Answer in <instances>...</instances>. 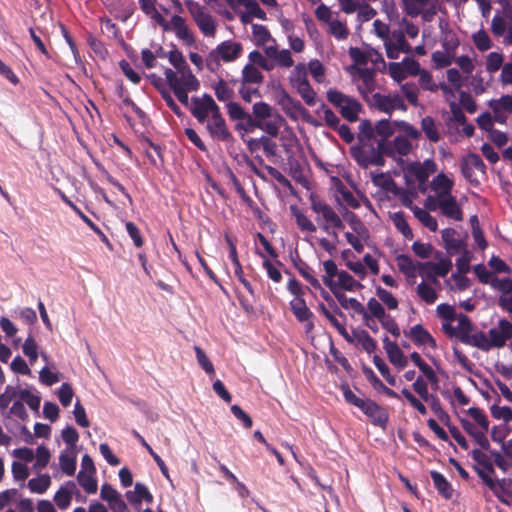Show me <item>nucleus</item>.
I'll return each instance as SVG.
<instances>
[{
	"label": "nucleus",
	"mask_w": 512,
	"mask_h": 512,
	"mask_svg": "<svg viewBox=\"0 0 512 512\" xmlns=\"http://www.w3.org/2000/svg\"><path fill=\"white\" fill-rule=\"evenodd\" d=\"M220 112L219 106L209 94L192 98L191 113L199 123H205L210 117Z\"/></svg>",
	"instance_id": "14"
},
{
	"label": "nucleus",
	"mask_w": 512,
	"mask_h": 512,
	"mask_svg": "<svg viewBox=\"0 0 512 512\" xmlns=\"http://www.w3.org/2000/svg\"><path fill=\"white\" fill-rule=\"evenodd\" d=\"M290 307L293 314L300 322L308 321L313 315L303 298L299 297L292 299L290 301Z\"/></svg>",
	"instance_id": "46"
},
{
	"label": "nucleus",
	"mask_w": 512,
	"mask_h": 512,
	"mask_svg": "<svg viewBox=\"0 0 512 512\" xmlns=\"http://www.w3.org/2000/svg\"><path fill=\"white\" fill-rule=\"evenodd\" d=\"M396 131H400L407 137L414 140H417L420 137V132L405 121H390L388 119H383L379 120L375 125L376 134L383 137L385 140L392 136Z\"/></svg>",
	"instance_id": "12"
},
{
	"label": "nucleus",
	"mask_w": 512,
	"mask_h": 512,
	"mask_svg": "<svg viewBox=\"0 0 512 512\" xmlns=\"http://www.w3.org/2000/svg\"><path fill=\"white\" fill-rule=\"evenodd\" d=\"M265 54L274 61V64L280 68H290L294 65L292 53L289 49L279 50L276 45H270L265 48Z\"/></svg>",
	"instance_id": "33"
},
{
	"label": "nucleus",
	"mask_w": 512,
	"mask_h": 512,
	"mask_svg": "<svg viewBox=\"0 0 512 512\" xmlns=\"http://www.w3.org/2000/svg\"><path fill=\"white\" fill-rule=\"evenodd\" d=\"M383 45L386 56L392 60L398 59L401 53L411 54L413 51L412 46L407 42L402 30H393L389 39H387Z\"/></svg>",
	"instance_id": "17"
},
{
	"label": "nucleus",
	"mask_w": 512,
	"mask_h": 512,
	"mask_svg": "<svg viewBox=\"0 0 512 512\" xmlns=\"http://www.w3.org/2000/svg\"><path fill=\"white\" fill-rule=\"evenodd\" d=\"M367 417H369L373 424L385 426L388 420L387 412L380 407L376 402L366 399L360 409Z\"/></svg>",
	"instance_id": "34"
},
{
	"label": "nucleus",
	"mask_w": 512,
	"mask_h": 512,
	"mask_svg": "<svg viewBox=\"0 0 512 512\" xmlns=\"http://www.w3.org/2000/svg\"><path fill=\"white\" fill-rule=\"evenodd\" d=\"M263 78V74L259 68L250 62L247 63L242 69L241 83L259 85L262 83Z\"/></svg>",
	"instance_id": "45"
},
{
	"label": "nucleus",
	"mask_w": 512,
	"mask_h": 512,
	"mask_svg": "<svg viewBox=\"0 0 512 512\" xmlns=\"http://www.w3.org/2000/svg\"><path fill=\"white\" fill-rule=\"evenodd\" d=\"M430 475L439 494L446 499H450L453 495V488L447 479L437 471H431Z\"/></svg>",
	"instance_id": "48"
},
{
	"label": "nucleus",
	"mask_w": 512,
	"mask_h": 512,
	"mask_svg": "<svg viewBox=\"0 0 512 512\" xmlns=\"http://www.w3.org/2000/svg\"><path fill=\"white\" fill-rule=\"evenodd\" d=\"M127 500L134 505L140 504L143 500L151 503L153 501L152 494L148 491L147 487L142 483H136L133 490L126 492Z\"/></svg>",
	"instance_id": "43"
},
{
	"label": "nucleus",
	"mask_w": 512,
	"mask_h": 512,
	"mask_svg": "<svg viewBox=\"0 0 512 512\" xmlns=\"http://www.w3.org/2000/svg\"><path fill=\"white\" fill-rule=\"evenodd\" d=\"M77 454L73 447L65 448L59 455V467L67 476H73L76 471Z\"/></svg>",
	"instance_id": "39"
},
{
	"label": "nucleus",
	"mask_w": 512,
	"mask_h": 512,
	"mask_svg": "<svg viewBox=\"0 0 512 512\" xmlns=\"http://www.w3.org/2000/svg\"><path fill=\"white\" fill-rule=\"evenodd\" d=\"M184 5L200 32L208 38H214L217 31V19L195 0H185Z\"/></svg>",
	"instance_id": "7"
},
{
	"label": "nucleus",
	"mask_w": 512,
	"mask_h": 512,
	"mask_svg": "<svg viewBox=\"0 0 512 512\" xmlns=\"http://www.w3.org/2000/svg\"><path fill=\"white\" fill-rule=\"evenodd\" d=\"M442 328L446 334L456 337L462 343L473 347H486V334L476 330L469 318L460 314L453 321L444 322Z\"/></svg>",
	"instance_id": "1"
},
{
	"label": "nucleus",
	"mask_w": 512,
	"mask_h": 512,
	"mask_svg": "<svg viewBox=\"0 0 512 512\" xmlns=\"http://www.w3.org/2000/svg\"><path fill=\"white\" fill-rule=\"evenodd\" d=\"M504 65V55L501 52H490L485 57V69L488 73L493 74Z\"/></svg>",
	"instance_id": "60"
},
{
	"label": "nucleus",
	"mask_w": 512,
	"mask_h": 512,
	"mask_svg": "<svg viewBox=\"0 0 512 512\" xmlns=\"http://www.w3.org/2000/svg\"><path fill=\"white\" fill-rule=\"evenodd\" d=\"M384 349L389 361L399 367L404 368L407 365V358L399 348L396 342L391 341L387 336L383 338Z\"/></svg>",
	"instance_id": "36"
},
{
	"label": "nucleus",
	"mask_w": 512,
	"mask_h": 512,
	"mask_svg": "<svg viewBox=\"0 0 512 512\" xmlns=\"http://www.w3.org/2000/svg\"><path fill=\"white\" fill-rule=\"evenodd\" d=\"M453 186H454V181L452 178L448 177L446 174L444 173H439L438 175H436L431 183H430V187H431V190L436 194V195H439L440 198L442 196H449V195H452V189H453Z\"/></svg>",
	"instance_id": "40"
},
{
	"label": "nucleus",
	"mask_w": 512,
	"mask_h": 512,
	"mask_svg": "<svg viewBox=\"0 0 512 512\" xmlns=\"http://www.w3.org/2000/svg\"><path fill=\"white\" fill-rule=\"evenodd\" d=\"M512 339V323L506 319H501L495 327H492L486 335V347H478L481 350L488 351L491 348L504 347L508 340Z\"/></svg>",
	"instance_id": "13"
},
{
	"label": "nucleus",
	"mask_w": 512,
	"mask_h": 512,
	"mask_svg": "<svg viewBox=\"0 0 512 512\" xmlns=\"http://www.w3.org/2000/svg\"><path fill=\"white\" fill-rule=\"evenodd\" d=\"M467 415L469 418H461L460 420L463 429L473 438L481 449H488L490 443L486 435L489 430L487 415L483 410L477 407L469 408Z\"/></svg>",
	"instance_id": "3"
},
{
	"label": "nucleus",
	"mask_w": 512,
	"mask_h": 512,
	"mask_svg": "<svg viewBox=\"0 0 512 512\" xmlns=\"http://www.w3.org/2000/svg\"><path fill=\"white\" fill-rule=\"evenodd\" d=\"M410 337L417 345L435 348L436 342L431 334L421 325H415L410 329Z\"/></svg>",
	"instance_id": "44"
},
{
	"label": "nucleus",
	"mask_w": 512,
	"mask_h": 512,
	"mask_svg": "<svg viewBox=\"0 0 512 512\" xmlns=\"http://www.w3.org/2000/svg\"><path fill=\"white\" fill-rule=\"evenodd\" d=\"M77 481L87 494H94L97 492L98 486L95 474L84 473V471H79L77 475Z\"/></svg>",
	"instance_id": "59"
},
{
	"label": "nucleus",
	"mask_w": 512,
	"mask_h": 512,
	"mask_svg": "<svg viewBox=\"0 0 512 512\" xmlns=\"http://www.w3.org/2000/svg\"><path fill=\"white\" fill-rule=\"evenodd\" d=\"M512 25V12L505 10L503 14L496 13L491 21V32L496 37H503Z\"/></svg>",
	"instance_id": "38"
},
{
	"label": "nucleus",
	"mask_w": 512,
	"mask_h": 512,
	"mask_svg": "<svg viewBox=\"0 0 512 512\" xmlns=\"http://www.w3.org/2000/svg\"><path fill=\"white\" fill-rule=\"evenodd\" d=\"M440 211L442 215L454 221H461L463 219L461 207L453 195H444L440 198Z\"/></svg>",
	"instance_id": "35"
},
{
	"label": "nucleus",
	"mask_w": 512,
	"mask_h": 512,
	"mask_svg": "<svg viewBox=\"0 0 512 512\" xmlns=\"http://www.w3.org/2000/svg\"><path fill=\"white\" fill-rule=\"evenodd\" d=\"M335 298L344 309L352 310L362 317H367L366 307L362 305L356 298L347 297L345 294L337 295Z\"/></svg>",
	"instance_id": "49"
},
{
	"label": "nucleus",
	"mask_w": 512,
	"mask_h": 512,
	"mask_svg": "<svg viewBox=\"0 0 512 512\" xmlns=\"http://www.w3.org/2000/svg\"><path fill=\"white\" fill-rule=\"evenodd\" d=\"M252 41L257 46H264L269 42H275L266 26L260 24H252Z\"/></svg>",
	"instance_id": "51"
},
{
	"label": "nucleus",
	"mask_w": 512,
	"mask_h": 512,
	"mask_svg": "<svg viewBox=\"0 0 512 512\" xmlns=\"http://www.w3.org/2000/svg\"><path fill=\"white\" fill-rule=\"evenodd\" d=\"M366 310L367 317H362L365 321H370L372 318L380 321L387 315L380 301L375 298H370L368 300Z\"/></svg>",
	"instance_id": "58"
},
{
	"label": "nucleus",
	"mask_w": 512,
	"mask_h": 512,
	"mask_svg": "<svg viewBox=\"0 0 512 512\" xmlns=\"http://www.w3.org/2000/svg\"><path fill=\"white\" fill-rule=\"evenodd\" d=\"M51 483L52 479L49 474L38 472L36 477L27 481L26 487L31 493L42 495L50 488Z\"/></svg>",
	"instance_id": "42"
},
{
	"label": "nucleus",
	"mask_w": 512,
	"mask_h": 512,
	"mask_svg": "<svg viewBox=\"0 0 512 512\" xmlns=\"http://www.w3.org/2000/svg\"><path fill=\"white\" fill-rule=\"evenodd\" d=\"M383 155L384 153L380 150L379 146L374 148L372 146L363 145L362 147L353 150L355 160L364 168L369 166H383Z\"/></svg>",
	"instance_id": "20"
},
{
	"label": "nucleus",
	"mask_w": 512,
	"mask_h": 512,
	"mask_svg": "<svg viewBox=\"0 0 512 512\" xmlns=\"http://www.w3.org/2000/svg\"><path fill=\"white\" fill-rule=\"evenodd\" d=\"M460 169L463 177L472 184H478L475 172L485 175L486 167L479 155L469 153L461 159Z\"/></svg>",
	"instance_id": "18"
},
{
	"label": "nucleus",
	"mask_w": 512,
	"mask_h": 512,
	"mask_svg": "<svg viewBox=\"0 0 512 512\" xmlns=\"http://www.w3.org/2000/svg\"><path fill=\"white\" fill-rule=\"evenodd\" d=\"M349 55L353 59L354 63L359 66L370 62L374 64L377 68L386 67L382 54L371 47H366L364 49L351 47L349 49Z\"/></svg>",
	"instance_id": "21"
},
{
	"label": "nucleus",
	"mask_w": 512,
	"mask_h": 512,
	"mask_svg": "<svg viewBox=\"0 0 512 512\" xmlns=\"http://www.w3.org/2000/svg\"><path fill=\"white\" fill-rule=\"evenodd\" d=\"M403 175L408 186H416L421 193L427 190V180L437 171V164L432 159L423 162H409L403 166Z\"/></svg>",
	"instance_id": "5"
},
{
	"label": "nucleus",
	"mask_w": 512,
	"mask_h": 512,
	"mask_svg": "<svg viewBox=\"0 0 512 512\" xmlns=\"http://www.w3.org/2000/svg\"><path fill=\"white\" fill-rule=\"evenodd\" d=\"M471 40L479 52H486L493 46V41L486 30L479 29L471 35Z\"/></svg>",
	"instance_id": "50"
},
{
	"label": "nucleus",
	"mask_w": 512,
	"mask_h": 512,
	"mask_svg": "<svg viewBox=\"0 0 512 512\" xmlns=\"http://www.w3.org/2000/svg\"><path fill=\"white\" fill-rule=\"evenodd\" d=\"M290 210L295 217L297 226L302 232L314 233L317 230L316 225L296 206H291Z\"/></svg>",
	"instance_id": "54"
},
{
	"label": "nucleus",
	"mask_w": 512,
	"mask_h": 512,
	"mask_svg": "<svg viewBox=\"0 0 512 512\" xmlns=\"http://www.w3.org/2000/svg\"><path fill=\"white\" fill-rule=\"evenodd\" d=\"M242 51L241 43L232 40L223 41L209 53L205 60L206 66L210 71H214L219 65V60L233 62L241 56Z\"/></svg>",
	"instance_id": "9"
},
{
	"label": "nucleus",
	"mask_w": 512,
	"mask_h": 512,
	"mask_svg": "<svg viewBox=\"0 0 512 512\" xmlns=\"http://www.w3.org/2000/svg\"><path fill=\"white\" fill-rule=\"evenodd\" d=\"M167 32H173L176 38L187 46L195 45L194 33L186 19L180 15L175 14L170 18Z\"/></svg>",
	"instance_id": "24"
},
{
	"label": "nucleus",
	"mask_w": 512,
	"mask_h": 512,
	"mask_svg": "<svg viewBox=\"0 0 512 512\" xmlns=\"http://www.w3.org/2000/svg\"><path fill=\"white\" fill-rule=\"evenodd\" d=\"M327 99L336 106L341 115L350 122L356 121L361 110V105L355 99L337 91L329 90Z\"/></svg>",
	"instance_id": "11"
},
{
	"label": "nucleus",
	"mask_w": 512,
	"mask_h": 512,
	"mask_svg": "<svg viewBox=\"0 0 512 512\" xmlns=\"http://www.w3.org/2000/svg\"><path fill=\"white\" fill-rule=\"evenodd\" d=\"M333 284L334 286H331L329 290L335 297H337V295H344L345 291L355 292L363 288L360 281L356 280L345 270H341Z\"/></svg>",
	"instance_id": "27"
},
{
	"label": "nucleus",
	"mask_w": 512,
	"mask_h": 512,
	"mask_svg": "<svg viewBox=\"0 0 512 512\" xmlns=\"http://www.w3.org/2000/svg\"><path fill=\"white\" fill-rule=\"evenodd\" d=\"M311 209L317 215L320 228L329 236L337 238L336 229L343 228V221L333 208L318 197H311Z\"/></svg>",
	"instance_id": "6"
},
{
	"label": "nucleus",
	"mask_w": 512,
	"mask_h": 512,
	"mask_svg": "<svg viewBox=\"0 0 512 512\" xmlns=\"http://www.w3.org/2000/svg\"><path fill=\"white\" fill-rule=\"evenodd\" d=\"M441 45L448 53H454L460 45V39L453 30H444L441 37Z\"/></svg>",
	"instance_id": "57"
},
{
	"label": "nucleus",
	"mask_w": 512,
	"mask_h": 512,
	"mask_svg": "<svg viewBox=\"0 0 512 512\" xmlns=\"http://www.w3.org/2000/svg\"><path fill=\"white\" fill-rule=\"evenodd\" d=\"M371 104L375 106L378 110L391 114L395 110L405 111L406 105L401 96L398 94H380L375 93L372 96Z\"/></svg>",
	"instance_id": "22"
},
{
	"label": "nucleus",
	"mask_w": 512,
	"mask_h": 512,
	"mask_svg": "<svg viewBox=\"0 0 512 512\" xmlns=\"http://www.w3.org/2000/svg\"><path fill=\"white\" fill-rule=\"evenodd\" d=\"M488 106L493 112L494 120L503 124L508 115L512 114V95L507 94L498 99H492L488 102Z\"/></svg>",
	"instance_id": "29"
},
{
	"label": "nucleus",
	"mask_w": 512,
	"mask_h": 512,
	"mask_svg": "<svg viewBox=\"0 0 512 512\" xmlns=\"http://www.w3.org/2000/svg\"><path fill=\"white\" fill-rule=\"evenodd\" d=\"M466 273H453L446 281L452 291H464L469 288L470 280L465 276Z\"/></svg>",
	"instance_id": "62"
},
{
	"label": "nucleus",
	"mask_w": 512,
	"mask_h": 512,
	"mask_svg": "<svg viewBox=\"0 0 512 512\" xmlns=\"http://www.w3.org/2000/svg\"><path fill=\"white\" fill-rule=\"evenodd\" d=\"M213 90L220 102H225L226 104L228 102H232L231 100L233 98L234 91L223 79L214 83Z\"/></svg>",
	"instance_id": "56"
},
{
	"label": "nucleus",
	"mask_w": 512,
	"mask_h": 512,
	"mask_svg": "<svg viewBox=\"0 0 512 512\" xmlns=\"http://www.w3.org/2000/svg\"><path fill=\"white\" fill-rule=\"evenodd\" d=\"M452 268V262L449 259H440L438 262H419L418 274L429 275L432 278L438 279L445 277Z\"/></svg>",
	"instance_id": "26"
},
{
	"label": "nucleus",
	"mask_w": 512,
	"mask_h": 512,
	"mask_svg": "<svg viewBox=\"0 0 512 512\" xmlns=\"http://www.w3.org/2000/svg\"><path fill=\"white\" fill-rule=\"evenodd\" d=\"M252 117L258 124V129L270 137H277L282 126L286 124L285 118L278 112H275L272 106L263 101L253 104Z\"/></svg>",
	"instance_id": "4"
},
{
	"label": "nucleus",
	"mask_w": 512,
	"mask_h": 512,
	"mask_svg": "<svg viewBox=\"0 0 512 512\" xmlns=\"http://www.w3.org/2000/svg\"><path fill=\"white\" fill-rule=\"evenodd\" d=\"M421 282L416 286L417 297L427 305H433L442 290L441 282L429 275H419Z\"/></svg>",
	"instance_id": "16"
},
{
	"label": "nucleus",
	"mask_w": 512,
	"mask_h": 512,
	"mask_svg": "<svg viewBox=\"0 0 512 512\" xmlns=\"http://www.w3.org/2000/svg\"><path fill=\"white\" fill-rule=\"evenodd\" d=\"M76 490V485L73 481H68L63 484L54 495V502L61 510L67 509L72 501V496Z\"/></svg>",
	"instance_id": "37"
},
{
	"label": "nucleus",
	"mask_w": 512,
	"mask_h": 512,
	"mask_svg": "<svg viewBox=\"0 0 512 512\" xmlns=\"http://www.w3.org/2000/svg\"><path fill=\"white\" fill-rule=\"evenodd\" d=\"M396 264L399 271L406 277L408 283H414L418 274V264L415 265L412 259L404 254L396 257Z\"/></svg>",
	"instance_id": "41"
},
{
	"label": "nucleus",
	"mask_w": 512,
	"mask_h": 512,
	"mask_svg": "<svg viewBox=\"0 0 512 512\" xmlns=\"http://www.w3.org/2000/svg\"><path fill=\"white\" fill-rule=\"evenodd\" d=\"M324 274L322 275V281L326 287L334 286V281L338 277L341 270L338 269L336 263L333 260H325L322 263Z\"/></svg>",
	"instance_id": "53"
},
{
	"label": "nucleus",
	"mask_w": 512,
	"mask_h": 512,
	"mask_svg": "<svg viewBox=\"0 0 512 512\" xmlns=\"http://www.w3.org/2000/svg\"><path fill=\"white\" fill-rule=\"evenodd\" d=\"M405 12L412 17L419 15L426 21L431 20L436 13L434 8L427 9L431 4V0H402Z\"/></svg>",
	"instance_id": "30"
},
{
	"label": "nucleus",
	"mask_w": 512,
	"mask_h": 512,
	"mask_svg": "<svg viewBox=\"0 0 512 512\" xmlns=\"http://www.w3.org/2000/svg\"><path fill=\"white\" fill-rule=\"evenodd\" d=\"M167 32H173L176 38L187 46L195 45L194 33L186 19L180 15L175 14L170 18Z\"/></svg>",
	"instance_id": "23"
},
{
	"label": "nucleus",
	"mask_w": 512,
	"mask_h": 512,
	"mask_svg": "<svg viewBox=\"0 0 512 512\" xmlns=\"http://www.w3.org/2000/svg\"><path fill=\"white\" fill-rule=\"evenodd\" d=\"M234 11H242L256 16V19L267 20L266 12L260 7L257 0H226Z\"/></svg>",
	"instance_id": "31"
},
{
	"label": "nucleus",
	"mask_w": 512,
	"mask_h": 512,
	"mask_svg": "<svg viewBox=\"0 0 512 512\" xmlns=\"http://www.w3.org/2000/svg\"><path fill=\"white\" fill-rule=\"evenodd\" d=\"M347 70L359 93L364 98H368L376 88L375 70L356 64L349 66Z\"/></svg>",
	"instance_id": "10"
},
{
	"label": "nucleus",
	"mask_w": 512,
	"mask_h": 512,
	"mask_svg": "<svg viewBox=\"0 0 512 512\" xmlns=\"http://www.w3.org/2000/svg\"><path fill=\"white\" fill-rule=\"evenodd\" d=\"M412 213L414 217L427 229L432 232L437 231L438 223L435 217L430 215L429 211L421 207H413Z\"/></svg>",
	"instance_id": "47"
},
{
	"label": "nucleus",
	"mask_w": 512,
	"mask_h": 512,
	"mask_svg": "<svg viewBox=\"0 0 512 512\" xmlns=\"http://www.w3.org/2000/svg\"><path fill=\"white\" fill-rule=\"evenodd\" d=\"M226 108L229 118L236 123L249 118L251 115L239 103L234 101L228 102Z\"/></svg>",
	"instance_id": "63"
},
{
	"label": "nucleus",
	"mask_w": 512,
	"mask_h": 512,
	"mask_svg": "<svg viewBox=\"0 0 512 512\" xmlns=\"http://www.w3.org/2000/svg\"><path fill=\"white\" fill-rule=\"evenodd\" d=\"M164 75L177 99L187 106L189 102L188 93L197 91L200 87V82L191 69L188 67L177 72L166 68Z\"/></svg>",
	"instance_id": "2"
},
{
	"label": "nucleus",
	"mask_w": 512,
	"mask_h": 512,
	"mask_svg": "<svg viewBox=\"0 0 512 512\" xmlns=\"http://www.w3.org/2000/svg\"><path fill=\"white\" fill-rule=\"evenodd\" d=\"M50 458V451L43 445L38 446L35 451V462L33 464V469L37 472H40L48 465Z\"/></svg>",
	"instance_id": "61"
},
{
	"label": "nucleus",
	"mask_w": 512,
	"mask_h": 512,
	"mask_svg": "<svg viewBox=\"0 0 512 512\" xmlns=\"http://www.w3.org/2000/svg\"><path fill=\"white\" fill-rule=\"evenodd\" d=\"M11 473L13 480L16 483H20L21 487L26 486V480L30 475V470L25 463L20 461H13L11 465Z\"/></svg>",
	"instance_id": "55"
},
{
	"label": "nucleus",
	"mask_w": 512,
	"mask_h": 512,
	"mask_svg": "<svg viewBox=\"0 0 512 512\" xmlns=\"http://www.w3.org/2000/svg\"><path fill=\"white\" fill-rule=\"evenodd\" d=\"M379 148L384 155L391 157L397 162H401L404 156H407L412 150L411 142L405 136H396L393 140H382L379 142Z\"/></svg>",
	"instance_id": "15"
},
{
	"label": "nucleus",
	"mask_w": 512,
	"mask_h": 512,
	"mask_svg": "<svg viewBox=\"0 0 512 512\" xmlns=\"http://www.w3.org/2000/svg\"><path fill=\"white\" fill-rule=\"evenodd\" d=\"M395 228L408 240L413 238V232L403 212H395L390 215Z\"/></svg>",
	"instance_id": "52"
},
{
	"label": "nucleus",
	"mask_w": 512,
	"mask_h": 512,
	"mask_svg": "<svg viewBox=\"0 0 512 512\" xmlns=\"http://www.w3.org/2000/svg\"><path fill=\"white\" fill-rule=\"evenodd\" d=\"M288 81L307 105L312 106L315 104L316 93L308 81L306 64L298 63L293 66V69L289 73Z\"/></svg>",
	"instance_id": "8"
},
{
	"label": "nucleus",
	"mask_w": 512,
	"mask_h": 512,
	"mask_svg": "<svg viewBox=\"0 0 512 512\" xmlns=\"http://www.w3.org/2000/svg\"><path fill=\"white\" fill-rule=\"evenodd\" d=\"M203 124L205 125L207 132L213 140L220 142H230L233 140V135L227 127L226 121L221 114V111L210 117Z\"/></svg>",
	"instance_id": "19"
},
{
	"label": "nucleus",
	"mask_w": 512,
	"mask_h": 512,
	"mask_svg": "<svg viewBox=\"0 0 512 512\" xmlns=\"http://www.w3.org/2000/svg\"><path fill=\"white\" fill-rule=\"evenodd\" d=\"M441 237L444 247L449 255L459 254L464 251L466 243L459 237L456 230L452 228H445L441 231Z\"/></svg>",
	"instance_id": "32"
},
{
	"label": "nucleus",
	"mask_w": 512,
	"mask_h": 512,
	"mask_svg": "<svg viewBox=\"0 0 512 512\" xmlns=\"http://www.w3.org/2000/svg\"><path fill=\"white\" fill-rule=\"evenodd\" d=\"M277 103L281 106L284 113L294 120H297L306 112L300 101L292 98L284 89L279 91Z\"/></svg>",
	"instance_id": "28"
},
{
	"label": "nucleus",
	"mask_w": 512,
	"mask_h": 512,
	"mask_svg": "<svg viewBox=\"0 0 512 512\" xmlns=\"http://www.w3.org/2000/svg\"><path fill=\"white\" fill-rule=\"evenodd\" d=\"M167 32H173L176 38L187 46L195 45L194 33L186 19L180 15L175 14L170 18Z\"/></svg>",
	"instance_id": "25"
},
{
	"label": "nucleus",
	"mask_w": 512,
	"mask_h": 512,
	"mask_svg": "<svg viewBox=\"0 0 512 512\" xmlns=\"http://www.w3.org/2000/svg\"><path fill=\"white\" fill-rule=\"evenodd\" d=\"M421 128L424 131L426 137L432 142H438L440 139V135L434 120L427 116L424 117L421 121Z\"/></svg>",
	"instance_id": "64"
}]
</instances>
